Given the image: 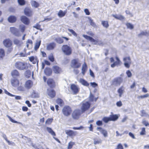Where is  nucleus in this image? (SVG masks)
Returning <instances> with one entry per match:
<instances>
[{"label":"nucleus","mask_w":149,"mask_h":149,"mask_svg":"<svg viewBox=\"0 0 149 149\" xmlns=\"http://www.w3.org/2000/svg\"><path fill=\"white\" fill-rule=\"evenodd\" d=\"M3 44L5 47L8 48L7 52H11L13 50V42L9 38L6 39L3 41Z\"/></svg>","instance_id":"obj_1"},{"label":"nucleus","mask_w":149,"mask_h":149,"mask_svg":"<svg viewBox=\"0 0 149 149\" xmlns=\"http://www.w3.org/2000/svg\"><path fill=\"white\" fill-rule=\"evenodd\" d=\"M15 66L16 68L19 70H27L29 67L27 63L21 61L16 62Z\"/></svg>","instance_id":"obj_2"},{"label":"nucleus","mask_w":149,"mask_h":149,"mask_svg":"<svg viewBox=\"0 0 149 149\" xmlns=\"http://www.w3.org/2000/svg\"><path fill=\"white\" fill-rule=\"evenodd\" d=\"M61 49L63 52L66 55H70L72 53L71 48L67 45H63Z\"/></svg>","instance_id":"obj_3"},{"label":"nucleus","mask_w":149,"mask_h":149,"mask_svg":"<svg viewBox=\"0 0 149 149\" xmlns=\"http://www.w3.org/2000/svg\"><path fill=\"white\" fill-rule=\"evenodd\" d=\"M123 81V79L121 77L114 78L111 81V85L115 86H120Z\"/></svg>","instance_id":"obj_4"},{"label":"nucleus","mask_w":149,"mask_h":149,"mask_svg":"<svg viewBox=\"0 0 149 149\" xmlns=\"http://www.w3.org/2000/svg\"><path fill=\"white\" fill-rule=\"evenodd\" d=\"M62 111L63 114L65 116H68L71 114L72 110L71 107L70 106H65L63 109Z\"/></svg>","instance_id":"obj_5"},{"label":"nucleus","mask_w":149,"mask_h":149,"mask_svg":"<svg viewBox=\"0 0 149 149\" xmlns=\"http://www.w3.org/2000/svg\"><path fill=\"white\" fill-rule=\"evenodd\" d=\"M81 63L78 58L73 59L71 62V66L74 68H78L81 66Z\"/></svg>","instance_id":"obj_6"},{"label":"nucleus","mask_w":149,"mask_h":149,"mask_svg":"<svg viewBox=\"0 0 149 149\" xmlns=\"http://www.w3.org/2000/svg\"><path fill=\"white\" fill-rule=\"evenodd\" d=\"M90 106L91 104L88 102L83 103L81 107V112L82 113H84L89 109Z\"/></svg>","instance_id":"obj_7"},{"label":"nucleus","mask_w":149,"mask_h":149,"mask_svg":"<svg viewBox=\"0 0 149 149\" xmlns=\"http://www.w3.org/2000/svg\"><path fill=\"white\" fill-rule=\"evenodd\" d=\"M47 85L51 88H53L56 86V82L53 78H49L47 81Z\"/></svg>","instance_id":"obj_8"},{"label":"nucleus","mask_w":149,"mask_h":149,"mask_svg":"<svg viewBox=\"0 0 149 149\" xmlns=\"http://www.w3.org/2000/svg\"><path fill=\"white\" fill-rule=\"evenodd\" d=\"M123 60L124 62L125 66L127 68H129L131 64V59L129 56L123 58Z\"/></svg>","instance_id":"obj_9"},{"label":"nucleus","mask_w":149,"mask_h":149,"mask_svg":"<svg viewBox=\"0 0 149 149\" xmlns=\"http://www.w3.org/2000/svg\"><path fill=\"white\" fill-rule=\"evenodd\" d=\"M83 36L86 40H89L91 42H94V44L97 45V44H100L99 43V41L98 40H96L92 37L88 36L87 35H83ZM103 43L101 42L100 44H102Z\"/></svg>","instance_id":"obj_10"},{"label":"nucleus","mask_w":149,"mask_h":149,"mask_svg":"<svg viewBox=\"0 0 149 149\" xmlns=\"http://www.w3.org/2000/svg\"><path fill=\"white\" fill-rule=\"evenodd\" d=\"M81 114L80 110L79 109L74 110L72 114V117L74 119H78Z\"/></svg>","instance_id":"obj_11"},{"label":"nucleus","mask_w":149,"mask_h":149,"mask_svg":"<svg viewBox=\"0 0 149 149\" xmlns=\"http://www.w3.org/2000/svg\"><path fill=\"white\" fill-rule=\"evenodd\" d=\"M70 88L74 95H76L80 91L79 87L74 84L71 85Z\"/></svg>","instance_id":"obj_12"},{"label":"nucleus","mask_w":149,"mask_h":149,"mask_svg":"<svg viewBox=\"0 0 149 149\" xmlns=\"http://www.w3.org/2000/svg\"><path fill=\"white\" fill-rule=\"evenodd\" d=\"M10 31L15 36L18 37L20 35V31L18 29L14 27H10Z\"/></svg>","instance_id":"obj_13"},{"label":"nucleus","mask_w":149,"mask_h":149,"mask_svg":"<svg viewBox=\"0 0 149 149\" xmlns=\"http://www.w3.org/2000/svg\"><path fill=\"white\" fill-rule=\"evenodd\" d=\"M24 12L25 15L28 17L31 16L33 14V12L31 8L26 7L24 9Z\"/></svg>","instance_id":"obj_14"},{"label":"nucleus","mask_w":149,"mask_h":149,"mask_svg":"<svg viewBox=\"0 0 149 149\" xmlns=\"http://www.w3.org/2000/svg\"><path fill=\"white\" fill-rule=\"evenodd\" d=\"M47 94L51 98L54 97L56 95V92L53 88H48L47 89Z\"/></svg>","instance_id":"obj_15"},{"label":"nucleus","mask_w":149,"mask_h":149,"mask_svg":"<svg viewBox=\"0 0 149 149\" xmlns=\"http://www.w3.org/2000/svg\"><path fill=\"white\" fill-rule=\"evenodd\" d=\"M11 83L12 86L15 87H17L20 84L19 80L15 78L11 79Z\"/></svg>","instance_id":"obj_16"},{"label":"nucleus","mask_w":149,"mask_h":149,"mask_svg":"<svg viewBox=\"0 0 149 149\" xmlns=\"http://www.w3.org/2000/svg\"><path fill=\"white\" fill-rule=\"evenodd\" d=\"M56 46V44L55 42H52L48 44L47 46L46 49L48 50L54 49Z\"/></svg>","instance_id":"obj_17"},{"label":"nucleus","mask_w":149,"mask_h":149,"mask_svg":"<svg viewBox=\"0 0 149 149\" xmlns=\"http://www.w3.org/2000/svg\"><path fill=\"white\" fill-rule=\"evenodd\" d=\"M63 38L65 39L66 41H68L69 39L65 37L62 36L61 38L58 37L55 39V40L58 44H62L64 42V40Z\"/></svg>","instance_id":"obj_18"},{"label":"nucleus","mask_w":149,"mask_h":149,"mask_svg":"<svg viewBox=\"0 0 149 149\" xmlns=\"http://www.w3.org/2000/svg\"><path fill=\"white\" fill-rule=\"evenodd\" d=\"M52 70L56 74H60L62 72V69L57 65H54L52 67Z\"/></svg>","instance_id":"obj_19"},{"label":"nucleus","mask_w":149,"mask_h":149,"mask_svg":"<svg viewBox=\"0 0 149 149\" xmlns=\"http://www.w3.org/2000/svg\"><path fill=\"white\" fill-rule=\"evenodd\" d=\"M21 21L24 24L28 25L30 23L29 19L25 16H22L20 17Z\"/></svg>","instance_id":"obj_20"},{"label":"nucleus","mask_w":149,"mask_h":149,"mask_svg":"<svg viewBox=\"0 0 149 149\" xmlns=\"http://www.w3.org/2000/svg\"><path fill=\"white\" fill-rule=\"evenodd\" d=\"M65 133L69 136L72 137L75 136L77 132H74L71 130H66Z\"/></svg>","instance_id":"obj_21"},{"label":"nucleus","mask_w":149,"mask_h":149,"mask_svg":"<svg viewBox=\"0 0 149 149\" xmlns=\"http://www.w3.org/2000/svg\"><path fill=\"white\" fill-rule=\"evenodd\" d=\"M11 74L13 77H19L20 74L19 72L17 70H13L11 72Z\"/></svg>","instance_id":"obj_22"},{"label":"nucleus","mask_w":149,"mask_h":149,"mask_svg":"<svg viewBox=\"0 0 149 149\" xmlns=\"http://www.w3.org/2000/svg\"><path fill=\"white\" fill-rule=\"evenodd\" d=\"M17 19L16 16L14 15H10L8 18V20L9 22L10 23L15 22Z\"/></svg>","instance_id":"obj_23"},{"label":"nucleus","mask_w":149,"mask_h":149,"mask_svg":"<svg viewBox=\"0 0 149 149\" xmlns=\"http://www.w3.org/2000/svg\"><path fill=\"white\" fill-rule=\"evenodd\" d=\"M116 61L114 62L111 65V66L112 68H113L116 66H118L120 65L121 63V61L118 57L116 56Z\"/></svg>","instance_id":"obj_24"},{"label":"nucleus","mask_w":149,"mask_h":149,"mask_svg":"<svg viewBox=\"0 0 149 149\" xmlns=\"http://www.w3.org/2000/svg\"><path fill=\"white\" fill-rule=\"evenodd\" d=\"M33 84V82L31 80H27L25 83V87L28 89H30Z\"/></svg>","instance_id":"obj_25"},{"label":"nucleus","mask_w":149,"mask_h":149,"mask_svg":"<svg viewBox=\"0 0 149 149\" xmlns=\"http://www.w3.org/2000/svg\"><path fill=\"white\" fill-rule=\"evenodd\" d=\"M97 129L99 130L104 137H106L107 136V132L105 130L103 129L101 127H98L97 128Z\"/></svg>","instance_id":"obj_26"},{"label":"nucleus","mask_w":149,"mask_h":149,"mask_svg":"<svg viewBox=\"0 0 149 149\" xmlns=\"http://www.w3.org/2000/svg\"><path fill=\"white\" fill-rule=\"evenodd\" d=\"M44 72L45 74L48 76L51 75L52 73V70L49 68H46L44 70Z\"/></svg>","instance_id":"obj_27"},{"label":"nucleus","mask_w":149,"mask_h":149,"mask_svg":"<svg viewBox=\"0 0 149 149\" xmlns=\"http://www.w3.org/2000/svg\"><path fill=\"white\" fill-rule=\"evenodd\" d=\"M5 56L4 50L2 48H0V61L3 59Z\"/></svg>","instance_id":"obj_28"},{"label":"nucleus","mask_w":149,"mask_h":149,"mask_svg":"<svg viewBox=\"0 0 149 149\" xmlns=\"http://www.w3.org/2000/svg\"><path fill=\"white\" fill-rule=\"evenodd\" d=\"M29 61L32 62L33 64H35L36 63L38 64V60L37 58H35L33 56H31L29 57Z\"/></svg>","instance_id":"obj_29"},{"label":"nucleus","mask_w":149,"mask_h":149,"mask_svg":"<svg viewBox=\"0 0 149 149\" xmlns=\"http://www.w3.org/2000/svg\"><path fill=\"white\" fill-rule=\"evenodd\" d=\"M87 69V66L86 63L83 65L82 68V73L83 75H84Z\"/></svg>","instance_id":"obj_30"},{"label":"nucleus","mask_w":149,"mask_h":149,"mask_svg":"<svg viewBox=\"0 0 149 149\" xmlns=\"http://www.w3.org/2000/svg\"><path fill=\"white\" fill-rule=\"evenodd\" d=\"M66 13V10L63 11L62 10H60L58 13V15L60 17H62L64 16Z\"/></svg>","instance_id":"obj_31"},{"label":"nucleus","mask_w":149,"mask_h":149,"mask_svg":"<svg viewBox=\"0 0 149 149\" xmlns=\"http://www.w3.org/2000/svg\"><path fill=\"white\" fill-rule=\"evenodd\" d=\"M56 103L60 106L62 107L64 105V102L63 100L60 98H57L56 100Z\"/></svg>","instance_id":"obj_32"},{"label":"nucleus","mask_w":149,"mask_h":149,"mask_svg":"<svg viewBox=\"0 0 149 149\" xmlns=\"http://www.w3.org/2000/svg\"><path fill=\"white\" fill-rule=\"evenodd\" d=\"M79 82L84 86H88L89 85V84L86 81L83 79H80Z\"/></svg>","instance_id":"obj_33"},{"label":"nucleus","mask_w":149,"mask_h":149,"mask_svg":"<svg viewBox=\"0 0 149 149\" xmlns=\"http://www.w3.org/2000/svg\"><path fill=\"white\" fill-rule=\"evenodd\" d=\"M111 121H115L118 118V116L117 114L111 115L110 116Z\"/></svg>","instance_id":"obj_34"},{"label":"nucleus","mask_w":149,"mask_h":149,"mask_svg":"<svg viewBox=\"0 0 149 149\" xmlns=\"http://www.w3.org/2000/svg\"><path fill=\"white\" fill-rule=\"evenodd\" d=\"M113 16L116 19L120 20H122L124 19V17L122 15H113Z\"/></svg>","instance_id":"obj_35"},{"label":"nucleus","mask_w":149,"mask_h":149,"mask_svg":"<svg viewBox=\"0 0 149 149\" xmlns=\"http://www.w3.org/2000/svg\"><path fill=\"white\" fill-rule=\"evenodd\" d=\"M75 145V142L72 141H70L68 143L67 146V149H72L73 146Z\"/></svg>","instance_id":"obj_36"},{"label":"nucleus","mask_w":149,"mask_h":149,"mask_svg":"<svg viewBox=\"0 0 149 149\" xmlns=\"http://www.w3.org/2000/svg\"><path fill=\"white\" fill-rule=\"evenodd\" d=\"M46 129L48 132L53 136H56V134L55 133L51 128L47 127Z\"/></svg>","instance_id":"obj_37"},{"label":"nucleus","mask_w":149,"mask_h":149,"mask_svg":"<svg viewBox=\"0 0 149 149\" xmlns=\"http://www.w3.org/2000/svg\"><path fill=\"white\" fill-rule=\"evenodd\" d=\"M124 91L123 87L121 86L118 90V92L119 94V96L120 97H121Z\"/></svg>","instance_id":"obj_38"},{"label":"nucleus","mask_w":149,"mask_h":149,"mask_svg":"<svg viewBox=\"0 0 149 149\" xmlns=\"http://www.w3.org/2000/svg\"><path fill=\"white\" fill-rule=\"evenodd\" d=\"M19 29L22 33H23L25 31L26 26L24 25L20 24L19 26Z\"/></svg>","instance_id":"obj_39"},{"label":"nucleus","mask_w":149,"mask_h":149,"mask_svg":"<svg viewBox=\"0 0 149 149\" xmlns=\"http://www.w3.org/2000/svg\"><path fill=\"white\" fill-rule=\"evenodd\" d=\"M98 98V97L95 98L94 96L92 94H90L89 96V100L91 102H93V101L96 102Z\"/></svg>","instance_id":"obj_40"},{"label":"nucleus","mask_w":149,"mask_h":149,"mask_svg":"<svg viewBox=\"0 0 149 149\" xmlns=\"http://www.w3.org/2000/svg\"><path fill=\"white\" fill-rule=\"evenodd\" d=\"M25 76L27 78H29L31 75V72L30 70H26L25 72Z\"/></svg>","instance_id":"obj_41"},{"label":"nucleus","mask_w":149,"mask_h":149,"mask_svg":"<svg viewBox=\"0 0 149 149\" xmlns=\"http://www.w3.org/2000/svg\"><path fill=\"white\" fill-rule=\"evenodd\" d=\"M41 42V41L39 40L38 41H37L35 43V46H34V49L35 50H37L38 49L39 47L40 46V45Z\"/></svg>","instance_id":"obj_42"},{"label":"nucleus","mask_w":149,"mask_h":149,"mask_svg":"<svg viewBox=\"0 0 149 149\" xmlns=\"http://www.w3.org/2000/svg\"><path fill=\"white\" fill-rule=\"evenodd\" d=\"M88 19H89V22L90 25L93 27H95L96 26L95 24L93 22V20L90 17H88Z\"/></svg>","instance_id":"obj_43"},{"label":"nucleus","mask_w":149,"mask_h":149,"mask_svg":"<svg viewBox=\"0 0 149 149\" xmlns=\"http://www.w3.org/2000/svg\"><path fill=\"white\" fill-rule=\"evenodd\" d=\"M31 4L32 6H34L36 8L38 7L39 6V3L34 1H31Z\"/></svg>","instance_id":"obj_44"},{"label":"nucleus","mask_w":149,"mask_h":149,"mask_svg":"<svg viewBox=\"0 0 149 149\" xmlns=\"http://www.w3.org/2000/svg\"><path fill=\"white\" fill-rule=\"evenodd\" d=\"M102 24L104 27L106 28L108 27L109 26L108 22L107 21H102Z\"/></svg>","instance_id":"obj_45"},{"label":"nucleus","mask_w":149,"mask_h":149,"mask_svg":"<svg viewBox=\"0 0 149 149\" xmlns=\"http://www.w3.org/2000/svg\"><path fill=\"white\" fill-rule=\"evenodd\" d=\"M13 42L15 44L17 45H20L21 44L20 41L17 39H14Z\"/></svg>","instance_id":"obj_46"},{"label":"nucleus","mask_w":149,"mask_h":149,"mask_svg":"<svg viewBox=\"0 0 149 149\" xmlns=\"http://www.w3.org/2000/svg\"><path fill=\"white\" fill-rule=\"evenodd\" d=\"M149 34V33L147 32H144L142 31L138 35V36L139 37L145 36H148Z\"/></svg>","instance_id":"obj_47"},{"label":"nucleus","mask_w":149,"mask_h":149,"mask_svg":"<svg viewBox=\"0 0 149 149\" xmlns=\"http://www.w3.org/2000/svg\"><path fill=\"white\" fill-rule=\"evenodd\" d=\"M103 121L106 123H107L108 122L111 121L110 117H104L102 119Z\"/></svg>","instance_id":"obj_48"},{"label":"nucleus","mask_w":149,"mask_h":149,"mask_svg":"<svg viewBox=\"0 0 149 149\" xmlns=\"http://www.w3.org/2000/svg\"><path fill=\"white\" fill-rule=\"evenodd\" d=\"M31 96L32 97L34 98H38L39 97V95L38 93L34 92L32 93Z\"/></svg>","instance_id":"obj_49"},{"label":"nucleus","mask_w":149,"mask_h":149,"mask_svg":"<svg viewBox=\"0 0 149 149\" xmlns=\"http://www.w3.org/2000/svg\"><path fill=\"white\" fill-rule=\"evenodd\" d=\"M53 118H49L47 119L45 123L46 124L50 125L53 121Z\"/></svg>","instance_id":"obj_50"},{"label":"nucleus","mask_w":149,"mask_h":149,"mask_svg":"<svg viewBox=\"0 0 149 149\" xmlns=\"http://www.w3.org/2000/svg\"><path fill=\"white\" fill-rule=\"evenodd\" d=\"M17 1L20 6H23L25 4V1L24 0H17Z\"/></svg>","instance_id":"obj_51"},{"label":"nucleus","mask_w":149,"mask_h":149,"mask_svg":"<svg viewBox=\"0 0 149 149\" xmlns=\"http://www.w3.org/2000/svg\"><path fill=\"white\" fill-rule=\"evenodd\" d=\"M102 143V140L100 139H94V144L95 145H96L97 144H99L100 143Z\"/></svg>","instance_id":"obj_52"},{"label":"nucleus","mask_w":149,"mask_h":149,"mask_svg":"<svg viewBox=\"0 0 149 149\" xmlns=\"http://www.w3.org/2000/svg\"><path fill=\"white\" fill-rule=\"evenodd\" d=\"M140 134L141 135H143L146 134V131L145 128L143 127L141 128V131L140 132Z\"/></svg>","instance_id":"obj_53"},{"label":"nucleus","mask_w":149,"mask_h":149,"mask_svg":"<svg viewBox=\"0 0 149 149\" xmlns=\"http://www.w3.org/2000/svg\"><path fill=\"white\" fill-rule=\"evenodd\" d=\"M126 25L127 28L131 29H133L134 28L133 25L130 23H127L126 24Z\"/></svg>","instance_id":"obj_54"},{"label":"nucleus","mask_w":149,"mask_h":149,"mask_svg":"<svg viewBox=\"0 0 149 149\" xmlns=\"http://www.w3.org/2000/svg\"><path fill=\"white\" fill-rule=\"evenodd\" d=\"M149 96V94L148 93L144 95H140L138 97V99H143L148 97Z\"/></svg>","instance_id":"obj_55"},{"label":"nucleus","mask_w":149,"mask_h":149,"mask_svg":"<svg viewBox=\"0 0 149 149\" xmlns=\"http://www.w3.org/2000/svg\"><path fill=\"white\" fill-rule=\"evenodd\" d=\"M33 27L38 30H39L40 31L42 30V29L41 28V25L39 24H37L35 26H33Z\"/></svg>","instance_id":"obj_56"},{"label":"nucleus","mask_w":149,"mask_h":149,"mask_svg":"<svg viewBox=\"0 0 149 149\" xmlns=\"http://www.w3.org/2000/svg\"><path fill=\"white\" fill-rule=\"evenodd\" d=\"M68 30L71 33H72V34L74 36H77V34L72 29H68Z\"/></svg>","instance_id":"obj_57"},{"label":"nucleus","mask_w":149,"mask_h":149,"mask_svg":"<svg viewBox=\"0 0 149 149\" xmlns=\"http://www.w3.org/2000/svg\"><path fill=\"white\" fill-rule=\"evenodd\" d=\"M26 47L27 48L29 47V44H30L31 45H32L33 42L30 39H28L26 42Z\"/></svg>","instance_id":"obj_58"},{"label":"nucleus","mask_w":149,"mask_h":149,"mask_svg":"<svg viewBox=\"0 0 149 149\" xmlns=\"http://www.w3.org/2000/svg\"><path fill=\"white\" fill-rule=\"evenodd\" d=\"M20 85H19L17 87V90L19 91H23L24 90V88L23 86L21 85L22 83H20Z\"/></svg>","instance_id":"obj_59"},{"label":"nucleus","mask_w":149,"mask_h":149,"mask_svg":"<svg viewBox=\"0 0 149 149\" xmlns=\"http://www.w3.org/2000/svg\"><path fill=\"white\" fill-rule=\"evenodd\" d=\"M116 149H124L123 145L121 143H119Z\"/></svg>","instance_id":"obj_60"},{"label":"nucleus","mask_w":149,"mask_h":149,"mask_svg":"<svg viewBox=\"0 0 149 149\" xmlns=\"http://www.w3.org/2000/svg\"><path fill=\"white\" fill-rule=\"evenodd\" d=\"M3 137L5 140L6 141V142L8 143V144L9 145H11V143L10 142V141H9L7 139L6 136V135L4 134L3 135Z\"/></svg>","instance_id":"obj_61"},{"label":"nucleus","mask_w":149,"mask_h":149,"mask_svg":"<svg viewBox=\"0 0 149 149\" xmlns=\"http://www.w3.org/2000/svg\"><path fill=\"white\" fill-rule=\"evenodd\" d=\"M49 59L51 62H53L54 61V57L52 54L50 55L49 57Z\"/></svg>","instance_id":"obj_62"},{"label":"nucleus","mask_w":149,"mask_h":149,"mask_svg":"<svg viewBox=\"0 0 149 149\" xmlns=\"http://www.w3.org/2000/svg\"><path fill=\"white\" fill-rule=\"evenodd\" d=\"M7 117L10 120L12 123H17L18 122L16 121H15L13 120L10 116L7 115Z\"/></svg>","instance_id":"obj_63"},{"label":"nucleus","mask_w":149,"mask_h":149,"mask_svg":"<svg viewBox=\"0 0 149 149\" xmlns=\"http://www.w3.org/2000/svg\"><path fill=\"white\" fill-rule=\"evenodd\" d=\"M141 116L142 117L143 116L147 115V113H146V112L144 110H141Z\"/></svg>","instance_id":"obj_64"}]
</instances>
